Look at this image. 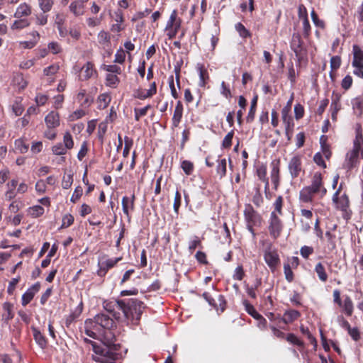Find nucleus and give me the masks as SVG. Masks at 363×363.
<instances>
[{"label":"nucleus","instance_id":"obj_1","mask_svg":"<svg viewBox=\"0 0 363 363\" xmlns=\"http://www.w3.org/2000/svg\"><path fill=\"white\" fill-rule=\"evenodd\" d=\"M115 342V335L111 330L104 332L101 343L90 341L94 352L93 359L96 363H116L115 361L118 359L121 346Z\"/></svg>","mask_w":363,"mask_h":363},{"label":"nucleus","instance_id":"obj_2","mask_svg":"<svg viewBox=\"0 0 363 363\" xmlns=\"http://www.w3.org/2000/svg\"><path fill=\"white\" fill-rule=\"evenodd\" d=\"M352 149L346 155L345 164L347 169L354 168L359 162V157L363 159V129L360 123L355 125V137Z\"/></svg>","mask_w":363,"mask_h":363},{"label":"nucleus","instance_id":"obj_3","mask_svg":"<svg viewBox=\"0 0 363 363\" xmlns=\"http://www.w3.org/2000/svg\"><path fill=\"white\" fill-rule=\"evenodd\" d=\"M123 303L122 313L124 317L132 324L137 325L145 308L143 302L137 298H129L123 300Z\"/></svg>","mask_w":363,"mask_h":363},{"label":"nucleus","instance_id":"obj_4","mask_svg":"<svg viewBox=\"0 0 363 363\" xmlns=\"http://www.w3.org/2000/svg\"><path fill=\"white\" fill-rule=\"evenodd\" d=\"M279 216H278L274 213H271L269 219L268 220L269 232L271 237L274 239H277V238H279L283 230V223L280 219Z\"/></svg>","mask_w":363,"mask_h":363},{"label":"nucleus","instance_id":"obj_5","mask_svg":"<svg viewBox=\"0 0 363 363\" xmlns=\"http://www.w3.org/2000/svg\"><path fill=\"white\" fill-rule=\"evenodd\" d=\"M341 189L342 184H340L339 188L333 194V202L335 203V208L337 209L347 213L350 207V200L348 196L345 193L340 196Z\"/></svg>","mask_w":363,"mask_h":363},{"label":"nucleus","instance_id":"obj_6","mask_svg":"<svg viewBox=\"0 0 363 363\" xmlns=\"http://www.w3.org/2000/svg\"><path fill=\"white\" fill-rule=\"evenodd\" d=\"M123 306H124L123 300H106L103 302L104 308L111 313L116 320H118L121 318V313L118 311H123Z\"/></svg>","mask_w":363,"mask_h":363},{"label":"nucleus","instance_id":"obj_7","mask_svg":"<svg viewBox=\"0 0 363 363\" xmlns=\"http://www.w3.org/2000/svg\"><path fill=\"white\" fill-rule=\"evenodd\" d=\"M264 259L272 272L276 270L280 264L279 257L277 250H272L271 247L264 250Z\"/></svg>","mask_w":363,"mask_h":363},{"label":"nucleus","instance_id":"obj_8","mask_svg":"<svg viewBox=\"0 0 363 363\" xmlns=\"http://www.w3.org/2000/svg\"><path fill=\"white\" fill-rule=\"evenodd\" d=\"M92 320L97 328L100 326L106 330H111L115 325L113 320L104 313L97 314Z\"/></svg>","mask_w":363,"mask_h":363},{"label":"nucleus","instance_id":"obj_9","mask_svg":"<svg viewBox=\"0 0 363 363\" xmlns=\"http://www.w3.org/2000/svg\"><path fill=\"white\" fill-rule=\"evenodd\" d=\"M288 168L292 178L298 177L302 172L301 156H294L289 162Z\"/></svg>","mask_w":363,"mask_h":363},{"label":"nucleus","instance_id":"obj_10","mask_svg":"<svg viewBox=\"0 0 363 363\" xmlns=\"http://www.w3.org/2000/svg\"><path fill=\"white\" fill-rule=\"evenodd\" d=\"M203 297L206 301L217 311L220 310L223 312L225 308L226 302L223 295H218L217 300H215L208 292L203 294Z\"/></svg>","mask_w":363,"mask_h":363},{"label":"nucleus","instance_id":"obj_11","mask_svg":"<svg viewBox=\"0 0 363 363\" xmlns=\"http://www.w3.org/2000/svg\"><path fill=\"white\" fill-rule=\"evenodd\" d=\"M315 194H320V191L316 188H313L311 186H305L303 188L299 194V199L303 203H311L313 199V196Z\"/></svg>","mask_w":363,"mask_h":363},{"label":"nucleus","instance_id":"obj_12","mask_svg":"<svg viewBox=\"0 0 363 363\" xmlns=\"http://www.w3.org/2000/svg\"><path fill=\"white\" fill-rule=\"evenodd\" d=\"M40 284L39 282L35 283L30 286L22 296V305L26 306L33 298L35 294L39 291Z\"/></svg>","mask_w":363,"mask_h":363},{"label":"nucleus","instance_id":"obj_13","mask_svg":"<svg viewBox=\"0 0 363 363\" xmlns=\"http://www.w3.org/2000/svg\"><path fill=\"white\" fill-rule=\"evenodd\" d=\"M310 186L320 191V197H323L326 194L327 190L323 186L322 174L320 172H315L313 174Z\"/></svg>","mask_w":363,"mask_h":363},{"label":"nucleus","instance_id":"obj_14","mask_svg":"<svg viewBox=\"0 0 363 363\" xmlns=\"http://www.w3.org/2000/svg\"><path fill=\"white\" fill-rule=\"evenodd\" d=\"M135 194L131 196H123L122 199V207L124 214L129 217L130 211H133L135 209Z\"/></svg>","mask_w":363,"mask_h":363},{"label":"nucleus","instance_id":"obj_15","mask_svg":"<svg viewBox=\"0 0 363 363\" xmlns=\"http://www.w3.org/2000/svg\"><path fill=\"white\" fill-rule=\"evenodd\" d=\"M272 165V170H271V179L272 182L274 184V189H277L279 185V161H273L271 164Z\"/></svg>","mask_w":363,"mask_h":363},{"label":"nucleus","instance_id":"obj_16","mask_svg":"<svg viewBox=\"0 0 363 363\" xmlns=\"http://www.w3.org/2000/svg\"><path fill=\"white\" fill-rule=\"evenodd\" d=\"M96 71L94 68V64L91 62H87L81 68V74L79 76L81 80H87L92 77Z\"/></svg>","mask_w":363,"mask_h":363},{"label":"nucleus","instance_id":"obj_17","mask_svg":"<svg viewBox=\"0 0 363 363\" xmlns=\"http://www.w3.org/2000/svg\"><path fill=\"white\" fill-rule=\"evenodd\" d=\"M291 48L297 57L301 55V52L303 50V41L298 33L293 34L291 41Z\"/></svg>","mask_w":363,"mask_h":363},{"label":"nucleus","instance_id":"obj_18","mask_svg":"<svg viewBox=\"0 0 363 363\" xmlns=\"http://www.w3.org/2000/svg\"><path fill=\"white\" fill-rule=\"evenodd\" d=\"M183 116V105L180 101H178L174 108L173 117L172 119V127L177 128L179 126Z\"/></svg>","mask_w":363,"mask_h":363},{"label":"nucleus","instance_id":"obj_19","mask_svg":"<svg viewBox=\"0 0 363 363\" xmlns=\"http://www.w3.org/2000/svg\"><path fill=\"white\" fill-rule=\"evenodd\" d=\"M45 121L48 129L57 128L60 125V116L58 113L51 111L45 116Z\"/></svg>","mask_w":363,"mask_h":363},{"label":"nucleus","instance_id":"obj_20","mask_svg":"<svg viewBox=\"0 0 363 363\" xmlns=\"http://www.w3.org/2000/svg\"><path fill=\"white\" fill-rule=\"evenodd\" d=\"M32 13L30 6L26 3L21 4L16 9L13 16L16 18H23V17L29 16Z\"/></svg>","mask_w":363,"mask_h":363},{"label":"nucleus","instance_id":"obj_21","mask_svg":"<svg viewBox=\"0 0 363 363\" xmlns=\"http://www.w3.org/2000/svg\"><path fill=\"white\" fill-rule=\"evenodd\" d=\"M300 315L299 311L294 309L289 310L284 313L282 318H279V322H283L286 324L291 323L297 320Z\"/></svg>","mask_w":363,"mask_h":363},{"label":"nucleus","instance_id":"obj_22","mask_svg":"<svg viewBox=\"0 0 363 363\" xmlns=\"http://www.w3.org/2000/svg\"><path fill=\"white\" fill-rule=\"evenodd\" d=\"M339 307L342 308V312L347 316H351L354 311V304L352 300L349 296H345L342 305Z\"/></svg>","mask_w":363,"mask_h":363},{"label":"nucleus","instance_id":"obj_23","mask_svg":"<svg viewBox=\"0 0 363 363\" xmlns=\"http://www.w3.org/2000/svg\"><path fill=\"white\" fill-rule=\"evenodd\" d=\"M196 69L199 72V85L201 87L205 86L208 80L209 79L208 73L207 69L205 68L204 65L201 63H198L196 65Z\"/></svg>","mask_w":363,"mask_h":363},{"label":"nucleus","instance_id":"obj_24","mask_svg":"<svg viewBox=\"0 0 363 363\" xmlns=\"http://www.w3.org/2000/svg\"><path fill=\"white\" fill-rule=\"evenodd\" d=\"M181 24H182V20L177 17V10H174L169 16V21H167L166 28H180Z\"/></svg>","mask_w":363,"mask_h":363},{"label":"nucleus","instance_id":"obj_25","mask_svg":"<svg viewBox=\"0 0 363 363\" xmlns=\"http://www.w3.org/2000/svg\"><path fill=\"white\" fill-rule=\"evenodd\" d=\"M352 106L354 113L357 116H361L363 113V99L361 96H357L352 100Z\"/></svg>","mask_w":363,"mask_h":363},{"label":"nucleus","instance_id":"obj_26","mask_svg":"<svg viewBox=\"0 0 363 363\" xmlns=\"http://www.w3.org/2000/svg\"><path fill=\"white\" fill-rule=\"evenodd\" d=\"M30 25V22L28 19L26 18H17L11 26V29L12 30H19L28 27Z\"/></svg>","mask_w":363,"mask_h":363},{"label":"nucleus","instance_id":"obj_27","mask_svg":"<svg viewBox=\"0 0 363 363\" xmlns=\"http://www.w3.org/2000/svg\"><path fill=\"white\" fill-rule=\"evenodd\" d=\"M69 10L75 16H79L84 13V5L76 0L70 4Z\"/></svg>","mask_w":363,"mask_h":363},{"label":"nucleus","instance_id":"obj_28","mask_svg":"<svg viewBox=\"0 0 363 363\" xmlns=\"http://www.w3.org/2000/svg\"><path fill=\"white\" fill-rule=\"evenodd\" d=\"M120 260H121V257L106 259L101 263L100 271H104L106 273L107 270L113 267Z\"/></svg>","mask_w":363,"mask_h":363},{"label":"nucleus","instance_id":"obj_29","mask_svg":"<svg viewBox=\"0 0 363 363\" xmlns=\"http://www.w3.org/2000/svg\"><path fill=\"white\" fill-rule=\"evenodd\" d=\"M33 337L37 344L41 347L45 348L47 345V340L42 333L36 328H33Z\"/></svg>","mask_w":363,"mask_h":363},{"label":"nucleus","instance_id":"obj_30","mask_svg":"<svg viewBox=\"0 0 363 363\" xmlns=\"http://www.w3.org/2000/svg\"><path fill=\"white\" fill-rule=\"evenodd\" d=\"M242 303L245 306V311L254 318L259 319L261 318V315L248 301L244 300Z\"/></svg>","mask_w":363,"mask_h":363},{"label":"nucleus","instance_id":"obj_31","mask_svg":"<svg viewBox=\"0 0 363 363\" xmlns=\"http://www.w3.org/2000/svg\"><path fill=\"white\" fill-rule=\"evenodd\" d=\"M97 327L94 324L91 319L87 320L85 322V333L88 336L95 338L96 333L92 330H97Z\"/></svg>","mask_w":363,"mask_h":363},{"label":"nucleus","instance_id":"obj_32","mask_svg":"<svg viewBox=\"0 0 363 363\" xmlns=\"http://www.w3.org/2000/svg\"><path fill=\"white\" fill-rule=\"evenodd\" d=\"M284 204V199L281 196H279L276 200L274 201L273 206L274 208V210L272 213H274L275 214H277L278 216H282L283 211H282V207Z\"/></svg>","mask_w":363,"mask_h":363},{"label":"nucleus","instance_id":"obj_33","mask_svg":"<svg viewBox=\"0 0 363 363\" xmlns=\"http://www.w3.org/2000/svg\"><path fill=\"white\" fill-rule=\"evenodd\" d=\"M119 82L120 79L116 74H108L106 76V84L108 86L116 88Z\"/></svg>","mask_w":363,"mask_h":363},{"label":"nucleus","instance_id":"obj_34","mask_svg":"<svg viewBox=\"0 0 363 363\" xmlns=\"http://www.w3.org/2000/svg\"><path fill=\"white\" fill-rule=\"evenodd\" d=\"M315 271L317 273L318 278L320 281L325 282L328 279V275L325 272L324 266L322 263L319 262L315 265Z\"/></svg>","mask_w":363,"mask_h":363},{"label":"nucleus","instance_id":"obj_35","mask_svg":"<svg viewBox=\"0 0 363 363\" xmlns=\"http://www.w3.org/2000/svg\"><path fill=\"white\" fill-rule=\"evenodd\" d=\"M40 9L43 13H48L51 11L54 4V0H38Z\"/></svg>","mask_w":363,"mask_h":363},{"label":"nucleus","instance_id":"obj_36","mask_svg":"<svg viewBox=\"0 0 363 363\" xmlns=\"http://www.w3.org/2000/svg\"><path fill=\"white\" fill-rule=\"evenodd\" d=\"M77 99L81 103V106H89L91 104V101L89 98L86 96V90L81 89L77 95Z\"/></svg>","mask_w":363,"mask_h":363},{"label":"nucleus","instance_id":"obj_37","mask_svg":"<svg viewBox=\"0 0 363 363\" xmlns=\"http://www.w3.org/2000/svg\"><path fill=\"white\" fill-rule=\"evenodd\" d=\"M226 166H227V162H226V160L225 158L221 159L220 160L218 161L217 168H216V172H217V174L220 176V178H223V177L225 176Z\"/></svg>","mask_w":363,"mask_h":363},{"label":"nucleus","instance_id":"obj_38","mask_svg":"<svg viewBox=\"0 0 363 363\" xmlns=\"http://www.w3.org/2000/svg\"><path fill=\"white\" fill-rule=\"evenodd\" d=\"M28 213L33 218H38L44 213V208L39 205L33 206L28 208Z\"/></svg>","mask_w":363,"mask_h":363},{"label":"nucleus","instance_id":"obj_39","mask_svg":"<svg viewBox=\"0 0 363 363\" xmlns=\"http://www.w3.org/2000/svg\"><path fill=\"white\" fill-rule=\"evenodd\" d=\"M244 214H245L247 221L249 223L254 222V220L257 215L255 211L253 209V208L250 205H249L247 207H246Z\"/></svg>","mask_w":363,"mask_h":363},{"label":"nucleus","instance_id":"obj_40","mask_svg":"<svg viewBox=\"0 0 363 363\" xmlns=\"http://www.w3.org/2000/svg\"><path fill=\"white\" fill-rule=\"evenodd\" d=\"M15 147L21 153H26L28 150V145L23 139L16 140Z\"/></svg>","mask_w":363,"mask_h":363},{"label":"nucleus","instance_id":"obj_41","mask_svg":"<svg viewBox=\"0 0 363 363\" xmlns=\"http://www.w3.org/2000/svg\"><path fill=\"white\" fill-rule=\"evenodd\" d=\"M292 345H297L299 347H303L304 343L302 340H299L297 336L294 333H289L285 338Z\"/></svg>","mask_w":363,"mask_h":363},{"label":"nucleus","instance_id":"obj_42","mask_svg":"<svg viewBox=\"0 0 363 363\" xmlns=\"http://www.w3.org/2000/svg\"><path fill=\"white\" fill-rule=\"evenodd\" d=\"M150 108L151 106L150 104L147 105L146 106L142 108H135L134 113L135 121H138L140 117L145 116L147 113V111Z\"/></svg>","mask_w":363,"mask_h":363},{"label":"nucleus","instance_id":"obj_43","mask_svg":"<svg viewBox=\"0 0 363 363\" xmlns=\"http://www.w3.org/2000/svg\"><path fill=\"white\" fill-rule=\"evenodd\" d=\"M196 247H202L201 240L198 236H194L189 242V250L192 253Z\"/></svg>","mask_w":363,"mask_h":363},{"label":"nucleus","instance_id":"obj_44","mask_svg":"<svg viewBox=\"0 0 363 363\" xmlns=\"http://www.w3.org/2000/svg\"><path fill=\"white\" fill-rule=\"evenodd\" d=\"M3 308L6 311V314L4 315V318L6 321L11 320L13 318V313L12 312L13 305L9 302H6L3 305Z\"/></svg>","mask_w":363,"mask_h":363},{"label":"nucleus","instance_id":"obj_45","mask_svg":"<svg viewBox=\"0 0 363 363\" xmlns=\"http://www.w3.org/2000/svg\"><path fill=\"white\" fill-rule=\"evenodd\" d=\"M63 145L67 149L70 150L74 146V141L69 132H66L63 137Z\"/></svg>","mask_w":363,"mask_h":363},{"label":"nucleus","instance_id":"obj_46","mask_svg":"<svg viewBox=\"0 0 363 363\" xmlns=\"http://www.w3.org/2000/svg\"><path fill=\"white\" fill-rule=\"evenodd\" d=\"M73 183V177L72 174H65L62 180V186L65 189H68L71 187L72 184Z\"/></svg>","mask_w":363,"mask_h":363},{"label":"nucleus","instance_id":"obj_47","mask_svg":"<svg viewBox=\"0 0 363 363\" xmlns=\"http://www.w3.org/2000/svg\"><path fill=\"white\" fill-rule=\"evenodd\" d=\"M52 151L54 155H63L67 153V149L62 143H57L52 147Z\"/></svg>","mask_w":363,"mask_h":363},{"label":"nucleus","instance_id":"obj_48","mask_svg":"<svg viewBox=\"0 0 363 363\" xmlns=\"http://www.w3.org/2000/svg\"><path fill=\"white\" fill-rule=\"evenodd\" d=\"M181 167H182L183 171L187 175L191 174L194 171V164L189 160L183 161L182 162Z\"/></svg>","mask_w":363,"mask_h":363},{"label":"nucleus","instance_id":"obj_49","mask_svg":"<svg viewBox=\"0 0 363 363\" xmlns=\"http://www.w3.org/2000/svg\"><path fill=\"white\" fill-rule=\"evenodd\" d=\"M347 330L348 334L350 335V336L352 337V339L354 341L357 342L361 339V334H360V332H359V330L358 329V328H357V327L351 328L350 327Z\"/></svg>","mask_w":363,"mask_h":363},{"label":"nucleus","instance_id":"obj_50","mask_svg":"<svg viewBox=\"0 0 363 363\" xmlns=\"http://www.w3.org/2000/svg\"><path fill=\"white\" fill-rule=\"evenodd\" d=\"M102 19V15H101L99 17H90L86 19V23L89 27L94 28L101 24Z\"/></svg>","mask_w":363,"mask_h":363},{"label":"nucleus","instance_id":"obj_51","mask_svg":"<svg viewBox=\"0 0 363 363\" xmlns=\"http://www.w3.org/2000/svg\"><path fill=\"white\" fill-rule=\"evenodd\" d=\"M60 69V66L57 64H53L43 69V73L45 76H52L56 74Z\"/></svg>","mask_w":363,"mask_h":363},{"label":"nucleus","instance_id":"obj_52","mask_svg":"<svg viewBox=\"0 0 363 363\" xmlns=\"http://www.w3.org/2000/svg\"><path fill=\"white\" fill-rule=\"evenodd\" d=\"M105 71L110 72L109 74H121L122 72L121 68L116 65H104L103 68Z\"/></svg>","mask_w":363,"mask_h":363},{"label":"nucleus","instance_id":"obj_53","mask_svg":"<svg viewBox=\"0 0 363 363\" xmlns=\"http://www.w3.org/2000/svg\"><path fill=\"white\" fill-rule=\"evenodd\" d=\"M303 30L305 37H308L311 33V25L308 19L307 13L303 16Z\"/></svg>","mask_w":363,"mask_h":363},{"label":"nucleus","instance_id":"obj_54","mask_svg":"<svg viewBox=\"0 0 363 363\" xmlns=\"http://www.w3.org/2000/svg\"><path fill=\"white\" fill-rule=\"evenodd\" d=\"M257 176L259 178V179H261L262 181L265 182V189H267L268 186H269V182H268V179L267 177L266 168H264V167L259 168L257 170Z\"/></svg>","mask_w":363,"mask_h":363},{"label":"nucleus","instance_id":"obj_55","mask_svg":"<svg viewBox=\"0 0 363 363\" xmlns=\"http://www.w3.org/2000/svg\"><path fill=\"white\" fill-rule=\"evenodd\" d=\"M125 60V52L123 49L120 48L117 50L115 55L114 62L118 64H123Z\"/></svg>","mask_w":363,"mask_h":363},{"label":"nucleus","instance_id":"obj_56","mask_svg":"<svg viewBox=\"0 0 363 363\" xmlns=\"http://www.w3.org/2000/svg\"><path fill=\"white\" fill-rule=\"evenodd\" d=\"M98 39H99V43L100 44L104 45V44H108L110 43L109 34L104 30H101L99 33Z\"/></svg>","mask_w":363,"mask_h":363},{"label":"nucleus","instance_id":"obj_57","mask_svg":"<svg viewBox=\"0 0 363 363\" xmlns=\"http://www.w3.org/2000/svg\"><path fill=\"white\" fill-rule=\"evenodd\" d=\"M235 28L242 38H247L250 36L249 30H247L241 23H238L235 25Z\"/></svg>","mask_w":363,"mask_h":363},{"label":"nucleus","instance_id":"obj_58","mask_svg":"<svg viewBox=\"0 0 363 363\" xmlns=\"http://www.w3.org/2000/svg\"><path fill=\"white\" fill-rule=\"evenodd\" d=\"M124 142L125 145L123 151V157H128L130 150L133 145V140L129 138L128 137L125 136L124 138Z\"/></svg>","mask_w":363,"mask_h":363},{"label":"nucleus","instance_id":"obj_59","mask_svg":"<svg viewBox=\"0 0 363 363\" xmlns=\"http://www.w3.org/2000/svg\"><path fill=\"white\" fill-rule=\"evenodd\" d=\"M252 202L257 207H259L263 203V198L259 188L256 189V192L252 197Z\"/></svg>","mask_w":363,"mask_h":363},{"label":"nucleus","instance_id":"obj_60","mask_svg":"<svg viewBox=\"0 0 363 363\" xmlns=\"http://www.w3.org/2000/svg\"><path fill=\"white\" fill-rule=\"evenodd\" d=\"M341 65V58L340 56H333L330 59V68L333 71L337 70Z\"/></svg>","mask_w":363,"mask_h":363},{"label":"nucleus","instance_id":"obj_61","mask_svg":"<svg viewBox=\"0 0 363 363\" xmlns=\"http://www.w3.org/2000/svg\"><path fill=\"white\" fill-rule=\"evenodd\" d=\"M74 222V217L71 214H66L62 218L61 228H66L70 226Z\"/></svg>","mask_w":363,"mask_h":363},{"label":"nucleus","instance_id":"obj_62","mask_svg":"<svg viewBox=\"0 0 363 363\" xmlns=\"http://www.w3.org/2000/svg\"><path fill=\"white\" fill-rule=\"evenodd\" d=\"M294 114L296 120H299L303 118L304 115V108L302 105L297 104L294 106Z\"/></svg>","mask_w":363,"mask_h":363},{"label":"nucleus","instance_id":"obj_63","mask_svg":"<svg viewBox=\"0 0 363 363\" xmlns=\"http://www.w3.org/2000/svg\"><path fill=\"white\" fill-rule=\"evenodd\" d=\"M352 54L354 57H356L363 61V50L359 45H353Z\"/></svg>","mask_w":363,"mask_h":363},{"label":"nucleus","instance_id":"obj_64","mask_svg":"<svg viewBox=\"0 0 363 363\" xmlns=\"http://www.w3.org/2000/svg\"><path fill=\"white\" fill-rule=\"evenodd\" d=\"M48 48L52 54H58L62 51L60 44L57 42H51L48 44Z\"/></svg>","mask_w":363,"mask_h":363}]
</instances>
